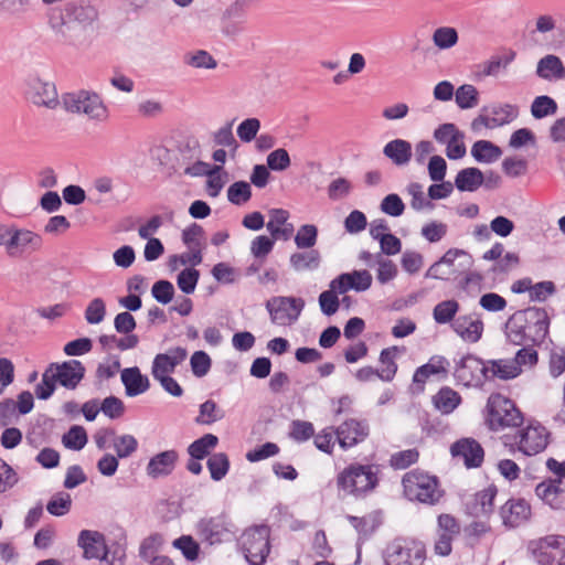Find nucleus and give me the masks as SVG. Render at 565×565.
I'll list each match as a JSON object with an SVG mask.
<instances>
[{"mask_svg": "<svg viewBox=\"0 0 565 565\" xmlns=\"http://www.w3.org/2000/svg\"><path fill=\"white\" fill-rule=\"evenodd\" d=\"M172 545L180 550L188 561H194L199 556L200 546L190 535H182L174 540Z\"/></svg>", "mask_w": 565, "mask_h": 565, "instance_id": "60", "label": "nucleus"}, {"mask_svg": "<svg viewBox=\"0 0 565 565\" xmlns=\"http://www.w3.org/2000/svg\"><path fill=\"white\" fill-rule=\"evenodd\" d=\"M224 417L223 411H221L216 403L212 399L205 401L200 405L199 416L195 418V423L201 425H211Z\"/></svg>", "mask_w": 565, "mask_h": 565, "instance_id": "47", "label": "nucleus"}, {"mask_svg": "<svg viewBox=\"0 0 565 565\" xmlns=\"http://www.w3.org/2000/svg\"><path fill=\"white\" fill-rule=\"evenodd\" d=\"M550 318L545 309L529 307L514 312L505 322L507 339L515 345H540L548 334Z\"/></svg>", "mask_w": 565, "mask_h": 565, "instance_id": "1", "label": "nucleus"}, {"mask_svg": "<svg viewBox=\"0 0 565 565\" xmlns=\"http://www.w3.org/2000/svg\"><path fill=\"white\" fill-rule=\"evenodd\" d=\"M458 32L451 26L437 28L433 33V42L439 50H448L458 42Z\"/></svg>", "mask_w": 565, "mask_h": 565, "instance_id": "50", "label": "nucleus"}, {"mask_svg": "<svg viewBox=\"0 0 565 565\" xmlns=\"http://www.w3.org/2000/svg\"><path fill=\"white\" fill-rule=\"evenodd\" d=\"M399 348L394 345L383 349L380 353V363L382 367L379 369V379L384 382H391L397 372V364L395 362Z\"/></svg>", "mask_w": 565, "mask_h": 565, "instance_id": "34", "label": "nucleus"}, {"mask_svg": "<svg viewBox=\"0 0 565 565\" xmlns=\"http://www.w3.org/2000/svg\"><path fill=\"white\" fill-rule=\"evenodd\" d=\"M456 104L461 109H470L479 104V93L473 85L465 84L455 93Z\"/></svg>", "mask_w": 565, "mask_h": 565, "instance_id": "42", "label": "nucleus"}, {"mask_svg": "<svg viewBox=\"0 0 565 565\" xmlns=\"http://www.w3.org/2000/svg\"><path fill=\"white\" fill-rule=\"evenodd\" d=\"M233 122L230 121L220 127L213 134V141L217 146L222 147H228L236 150L237 148V141L233 135Z\"/></svg>", "mask_w": 565, "mask_h": 565, "instance_id": "61", "label": "nucleus"}, {"mask_svg": "<svg viewBox=\"0 0 565 565\" xmlns=\"http://www.w3.org/2000/svg\"><path fill=\"white\" fill-rule=\"evenodd\" d=\"M62 444L65 448L72 450H82L87 444V434L82 426H72L62 437Z\"/></svg>", "mask_w": 565, "mask_h": 565, "instance_id": "45", "label": "nucleus"}, {"mask_svg": "<svg viewBox=\"0 0 565 565\" xmlns=\"http://www.w3.org/2000/svg\"><path fill=\"white\" fill-rule=\"evenodd\" d=\"M459 311V303L454 299L440 301L434 307L433 318L438 324L452 323Z\"/></svg>", "mask_w": 565, "mask_h": 565, "instance_id": "40", "label": "nucleus"}, {"mask_svg": "<svg viewBox=\"0 0 565 565\" xmlns=\"http://www.w3.org/2000/svg\"><path fill=\"white\" fill-rule=\"evenodd\" d=\"M113 447L118 458H128L137 450L138 441L132 435L125 434L113 439Z\"/></svg>", "mask_w": 565, "mask_h": 565, "instance_id": "52", "label": "nucleus"}, {"mask_svg": "<svg viewBox=\"0 0 565 565\" xmlns=\"http://www.w3.org/2000/svg\"><path fill=\"white\" fill-rule=\"evenodd\" d=\"M211 358L204 351H195L190 359L192 373L196 377H202L206 375L211 369Z\"/></svg>", "mask_w": 565, "mask_h": 565, "instance_id": "62", "label": "nucleus"}, {"mask_svg": "<svg viewBox=\"0 0 565 565\" xmlns=\"http://www.w3.org/2000/svg\"><path fill=\"white\" fill-rule=\"evenodd\" d=\"M486 411V423L493 431L523 424V415L515 403L500 393L489 396Z\"/></svg>", "mask_w": 565, "mask_h": 565, "instance_id": "6", "label": "nucleus"}, {"mask_svg": "<svg viewBox=\"0 0 565 565\" xmlns=\"http://www.w3.org/2000/svg\"><path fill=\"white\" fill-rule=\"evenodd\" d=\"M71 507V495L66 492H60L47 502L46 510L54 516H62L70 512Z\"/></svg>", "mask_w": 565, "mask_h": 565, "instance_id": "54", "label": "nucleus"}, {"mask_svg": "<svg viewBox=\"0 0 565 565\" xmlns=\"http://www.w3.org/2000/svg\"><path fill=\"white\" fill-rule=\"evenodd\" d=\"M454 376L463 386L478 387L487 380V365L476 355L467 354L456 362Z\"/></svg>", "mask_w": 565, "mask_h": 565, "instance_id": "16", "label": "nucleus"}, {"mask_svg": "<svg viewBox=\"0 0 565 565\" xmlns=\"http://www.w3.org/2000/svg\"><path fill=\"white\" fill-rule=\"evenodd\" d=\"M260 129V120L252 117L244 119L236 129L237 137L242 142L248 143L256 139L257 134Z\"/></svg>", "mask_w": 565, "mask_h": 565, "instance_id": "56", "label": "nucleus"}, {"mask_svg": "<svg viewBox=\"0 0 565 565\" xmlns=\"http://www.w3.org/2000/svg\"><path fill=\"white\" fill-rule=\"evenodd\" d=\"M196 533L203 542L215 545L231 541L235 530L225 514H218L201 519L196 524Z\"/></svg>", "mask_w": 565, "mask_h": 565, "instance_id": "14", "label": "nucleus"}, {"mask_svg": "<svg viewBox=\"0 0 565 565\" xmlns=\"http://www.w3.org/2000/svg\"><path fill=\"white\" fill-rule=\"evenodd\" d=\"M381 211L390 216L398 217L405 211V204L395 193L387 194L381 202Z\"/></svg>", "mask_w": 565, "mask_h": 565, "instance_id": "63", "label": "nucleus"}, {"mask_svg": "<svg viewBox=\"0 0 565 565\" xmlns=\"http://www.w3.org/2000/svg\"><path fill=\"white\" fill-rule=\"evenodd\" d=\"M451 329L465 342L476 343L482 337L483 322L475 313L463 315V316L457 317L452 321Z\"/></svg>", "mask_w": 565, "mask_h": 565, "instance_id": "25", "label": "nucleus"}, {"mask_svg": "<svg viewBox=\"0 0 565 565\" xmlns=\"http://www.w3.org/2000/svg\"><path fill=\"white\" fill-rule=\"evenodd\" d=\"M375 263L377 265L376 279L380 284L384 285L396 278L398 269L393 260L385 258L382 254H376Z\"/></svg>", "mask_w": 565, "mask_h": 565, "instance_id": "49", "label": "nucleus"}, {"mask_svg": "<svg viewBox=\"0 0 565 565\" xmlns=\"http://www.w3.org/2000/svg\"><path fill=\"white\" fill-rule=\"evenodd\" d=\"M484 182V174L478 168H465L457 173L455 186L461 192H475Z\"/></svg>", "mask_w": 565, "mask_h": 565, "instance_id": "31", "label": "nucleus"}, {"mask_svg": "<svg viewBox=\"0 0 565 565\" xmlns=\"http://www.w3.org/2000/svg\"><path fill=\"white\" fill-rule=\"evenodd\" d=\"M535 74L547 82L564 79L565 66L557 55L547 54L539 60Z\"/></svg>", "mask_w": 565, "mask_h": 565, "instance_id": "29", "label": "nucleus"}, {"mask_svg": "<svg viewBox=\"0 0 565 565\" xmlns=\"http://www.w3.org/2000/svg\"><path fill=\"white\" fill-rule=\"evenodd\" d=\"M434 406L444 415L452 413L461 403L460 395L450 387H443L433 396Z\"/></svg>", "mask_w": 565, "mask_h": 565, "instance_id": "32", "label": "nucleus"}, {"mask_svg": "<svg viewBox=\"0 0 565 565\" xmlns=\"http://www.w3.org/2000/svg\"><path fill=\"white\" fill-rule=\"evenodd\" d=\"M98 10L89 0H74L64 4L60 17H51L49 24L58 41L77 45L76 25L82 30L98 20Z\"/></svg>", "mask_w": 565, "mask_h": 565, "instance_id": "2", "label": "nucleus"}, {"mask_svg": "<svg viewBox=\"0 0 565 565\" xmlns=\"http://www.w3.org/2000/svg\"><path fill=\"white\" fill-rule=\"evenodd\" d=\"M121 382L126 395L135 397L146 393L150 387L149 379L141 373L138 366L127 367L121 371Z\"/></svg>", "mask_w": 565, "mask_h": 565, "instance_id": "28", "label": "nucleus"}, {"mask_svg": "<svg viewBox=\"0 0 565 565\" xmlns=\"http://www.w3.org/2000/svg\"><path fill=\"white\" fill-rule=\"evenodd\" d=\"M529 551L539 565H565V536L547 535L529 543Z\"/></svg>", "mask_w": 565, "mask_h": 565, "instance_id": "11", "label": "nucleus"}, {"mask_svg": "<svg viewBox=\"0 0 565 565\" xmlns=\"http://www.w3.org/2000/svg\"><path fill=\"white\" fill-rule=\"evenodd\" d=\"M313 437H315V440H313L315 446L319 450H321L328 455L332 454L334 445H335V443H338L334 427H332V426L326 427L322 430H320L317 435H315Z\"/></svg>", "mask_w": 565, "mask_h": 565, "instance_id": "55", "label": "nucleus"}, {"mask_svg": "<svg viewBox=\"0 0 565 565\" xmlns=\"http://www.w3.org/2000/svg\"><path fill=\"white\" fill-rule=\"evenodd\" d=\"M502 154L501 149L488 140L476 141L471 148V156L478 162L492 163Z\"/></svg>", "mask_w": 565, "mask_h": 565, "instance_id": "36", "label": "nucleus"}, {"mask_svg": "<svg viewBox=\"0 0 565 565\" xmlns=\"http://www.w3.org/2000/svg\"><path fill=\"white\" fill-rule=\"evenodd\" d=\"M460 533V525L450 514L438 516L437 540L435 553L440 556H448L452 551V540Z\"/></svg>", "mask_w": 565, "mask_h": 565, "instance_id": "19", "label": "nucleus"}, {"mask_svg": "<svg viewBox=\"0 0 565 565\" xmlns=\"http://www.w3.org/2000/svg\"><path fill=\"white\" fill-rule=\"evenodd\" d=\"M44 239L41 234L26 227L14 225L6 255L13 259L26 258L41 252Z\"/></svg>", "mask_w": 565, "mask_h": 565, "instance_id": "12", "label": "nucleus"}, {"mask_svg": "<svg viewBox=\"0 0 565 565\" xmlns=\"http://www.w3.org/2000/svg\"><path fill=\"white\" fill-rule=\"evenodd\" d=\"M377 484V469L372 465L351 463L337 476V488L344 495L362 498Z\"/></svg>", "mask_w": 565, "mask_h": 565, "instance_id": "4", "label": "nucleus"}, {"mask_svg": "<svg viewBox=\"0 0 565 565\" xmlns=\"http://www.w3.org/2000/svg\"><path fill=\"white\" fill-rule=\"evenodd\" d=\"M471 264L470 255L459 248L448 249L425 273L426 278L447 280L457 277Z\"/></svg>", "mask_w": 565, "mask_h": 565, "instance_id": "10", "label": "nucleus"}, {"mask_svg": "<svg viewBox=\"0 0 565 565\" xmlns=\"http://www.w3.org/2000/svg\"><path fill=\"white\" fill-rule=\"evenodd\" d=\"M383 154L395 166H407L413 156L412 143L405 139H393L383 148Z\"/></svg>", "mask_w": 565, "mask_h": 565, "instance_id": "30", "label": "nucleus"}, {"mask_svg": "<svg viewBox=\"0 0 565 565\" xmlns=\"http://www.w3.org/2000/svg\"><path fill=\"white\" fill-rule=\"evenodd\" d=\"M519 115V109L512 104H493L483 107L481 114L471 122V128L477 131L481 127L493 129L513 121Z\"/></svg>", "mask_w": 565, "mask_h": 565, "instance_id": "15", "label": "nucleus"}, {"mask_svg": "<svg viewBox=\"0 0 565 565\" xmlns=\"http://www.w3.org/2000/svg\"><path fill=\"white\" fill-rule=\"evenodd\" d=\"M178 457V452L172 449L157 454L146 467L147 475L153 479L169 476L174 470Z\"/></svg>", "mask_w": 565, "mask_h": 565, "instance_id": "26", "label": "nucleus"}, {"mask_svg": "<svg viewBox=\"0 0 565 565\" xmlns=\"http://www.w3.org/2000/svg\"><path fill=\"white\" fill-rule=\"evenodd\" d=\"M315 436L312 423L296 419L290 424L289 437L297 443H305Z\"/></svg>", "mask_w": 565, "mask_h": 565, "instance_id": "53", "label": "nucleus"}, {"mask_svg": "<svg viewBox=\"0 0 565 565\" xmlns=\"http://www.w3.org/2000/svg\"><path fill=\"white\" fill-rule=\"evenodd\" d=\"M516 53L513 50L507 51L502 55H493L482 65L484 76H498L501 70H505L515 58Z\"/></svg>", "mask_w": 565, "mask_h": 565, "instance_id": "38", "label": "nucleus"}, {"mask_svg": "<svg viewBox=\"0 0 565 565\" xmlns=\"http://www.w3.org/2000/svg\"><path fill=\"white\" fill-rule=\"evenodd\" d=\"M557 111L556 102L546 95L537 96L531 105V114L535 119L554 115Z\"/></svg>", "mask_w": 565, "mask_h": 565, "instance_id": "46", "label": "nucleus"}, {"mask_svg": "<svg viewBox=\"0 0 565 565\" xmlns=\"http://www.w3.org/2000/svg\"><path fill=\"white\" fill-rule=\"evenodd\" d=\"M500 515L504 525L515 527L527 520L530 507L524 500H509L501 507Z\"/></svg>", "mask_w": 565, "mask_h": 565, "instance_id": "27", "label": "nucleus"}, {"mask_svg": "<svg viewBox=\"0 0 565 565\" xmlns=\"http://www.w3.org/2000/svg\"><path fill=\"white\" fill-rule=\"evenodd\" d=\"M49 369L55 381L68 390L76 388L85 375V367L78 360H70L61 364L51 363Z\"/></svg>", "mask_w": 565, "mask_h": 565, "instance_id": "21", "label": "nucleus"}, {"mask_svg": "<svg viewBox=\"0 0 565 565\" xmlns=\"http://www.w3.org/2000/svg\"><path fill=\"white\" fill-rule=\"evenodd\" d=\"M317 239L318 228L313 224L301 225L295 235V244L299 249H312Z\"/></svg>", "mask_w": 565, "mask_h": 565, "instance_id": "48", "label": "nucleus"}, {"mask_svg": "<svg viewBox=\"0 0 565 565\" xmlns=\"http://www.w3.org/2000/svg\"><path fill=\"white\" fill-rule=\"evenodd\" d=\"M497 495L495 487H488L482 491L476 493L475 497V510L477 515H489L492 513L494 508V498Z\"/></svg>", "mask_w": 565, "mask_h": 565, "instance_id": "43", "label": "nucleus"}, {"mask_svg": "<svg viewBox=\"0 0 565 565\" xmlns=\"http://www.w3.org/2000/svg\"><path fill=\"white\" fill-rule=\"evenodd\" d=\"M451 456L462 460L467 468L480 467L483 462L484 451L481 445L472 438H462L450 447Z\"/></svg>", "mask_w": 565, "mask_h": 565, "instance_id": "23", "label": "nucleus"}, {"mask_svg": "<svg viewBox=\"0 0 565 565\" xmlns=\"http://www.w3.org/2000/svg\"><path fill=\"white\" fill-rule=\"evenodd\" d=\"M183 63L199 70H214L217 66L216 60L205 50L186 52L183 55Z\"/></svg>", "mask_w": 565, "mask_h": 565, "instance_id": "37", "label": "nucleus"}, {"mask_svg": "<svg viewBox=\"0 0 565 565\" xmlns=\"http://www.w3.org/2000/svg\"><path fill=\"white\" fill-rule=\"evenodd\" d=\"M206 467L210 471L211 479L214 481H221L230 470V460L227 455L224 452L213 454L207 459Z\"/></svg>", "mask_w": 565, "mask_h": 565, "instance_id": "41", "label": "nucleus"}, {"mask_svg": "<svg viewBox=\"0 0 565 565\" xmlns=\"http://www.w3.org/2000/svg\"><path fill=\"white\" fill-rule=\"evenodd\" d=\"M551 434L539 422H529L519 426L513 435L504 436V445L512 451H519L524 456H536L543 452L550 444Z\"/></svg>", "mask_w": 565, "mask_h": 565, "instance_id": "5", "label": "nucleus"}, {"mask_svg": "<svg viewBox=\"0 0 565 565\" xmlns=\"http://www.w3.org/2000/svg\"><path fill=\"white\" fill-rule=\"evenodd\" d=\"M252 198V186L246 181H236L227 189V200L234 205H244Z\"/></svg>", "mask_w": 565, "mask_h": 565, "instance_id": "44", "label": "nucleus"}, {"mask_svg": "<svg viewBox=\"0 0 565 565\" xmlns=\"http://www.w3.org/2000/svg\"><path fill=\"white\" fill-rule=\"evenodd\" d=\"M270 530L267 525H255L244 531L239 544L250 565H263L270 552Z\"/></svg>", "mask_w": 565, "mask_h": 565, "instance_id": "8", "label": "nucleus"}, {"mask_svg": "<svg viewBox=\"0 0 565 565\" xmlns=\"http://www.w3.org/2000/svg\"><path fill=\"white\" fill-rule=\"evenodd\" d=\"M85 320L89 324L100 323L106 316V303L102 298H94L87 305L85 312Z\"/></svg>", "mask_w": 565, "mask_h": 565, "instance_id": "58", "label": "nucleus"}, {"mask_svg": "<svg viewBox=\"0 0 565 565\" xmlns=\"http://www.w3.org/2000/svg\"><path fill=\"white\" fill-rule=\"evenodd\" d=\"M320 260V253L317 249L294 253L289 258L290 265L296 271L317 269Z\"/></svg>", "mask_w": 565, "mask_h": 565, "instance_id": "35", "label": "nucleus"}, {"mask_svg": "<svg viewBox=\"0 0 565 565\" xmlns=\"http://www.w3.org/2000/svg\"><path fill=\"white\" fill-rule=\"evenodd\" d=\"M152 297L160 303H169L174 296V287L169 280H158L151 288Z\"/></svg>", "mask_w": 565, "mask_h": 565, "instance_id": "64", "label": "nucleus"}, {"mask_svg": "<svg viewBox=\"0 0 565 565\" xmlns=\"http://www.w3.org/2000/svg\"><path fill=\"white\" fill-rule=\"evenodd\" d=\"M347 519L363 537L370 536L379 525L377 516L375 514H370L363 518L348 515Z\"/></svg>", "mask_w": 565, "mask_h": 565, "instance_id": "51", "label": "nucleus"}, {"mask_svg": "<svg viewBox=\"0 0 565 565\" xmlns=\"http://www.w3.org/2000/svg\"><path fill=\"white\" fill-rule=\"evenodd\" d=\"M370 435V425L365 419L349 418L335 427L339 446L348 450L363 443Z\"/></svg>", "mask_w": 565, "mask_h": 565, "instance_id": "17", "label": "nucleus"}, {"mask_svg": "<svg viewBox=\"0 0 565 565\" xmlns=\"http://www.w3.org/2000/svg\"><path fill=\"white\" fill-rule=\"evenodd\" d=\"M163 544V537L159 533L151 534L146 537L139 547V556L145 561H151L156 556L154 554L159 551Z\"/></svg>", "mask_w": 565, "mask_h": 565, "instance_id": "59", "label": "nucleus"}, {"mask_svg": "<svg viewBox=\"0 0 565 565\" xmlns=\"http://www.w3.org/2000/svg\"><path fill=\"white\" fill-rule=\"evenodd\" d=\"M425 559V546L415 540L397 539L385 551L386 565H424Z\"/></svg>", "mask_w": 565, "mask_h": 565, "instance_id": "9", "label": "nucleus"}, {"mask_svg": "<svg viewBox=\"0 0 565 565\" xmlns=\"http://www.w3.org/2000/svg\"><path fill=\"white\" fill-rule=\"evenodd\" d=\"M535 494L554 510H565V476L563 479H546L535 487Z\"/></svg>", "mask_w": 565, "mask_h": 565, "instance_id": "22", "label": "nucleus"}, {"mask_svg": "<svg viewBox=\"0 0 565 565\" xmlns=\"http://www.w3.org/2000/svg\"><path fill=\"white\" fill-rule=\"evenodd\" d=\"M303 308V299L296 297L276 296L266 302L270 321L282 327L294 324L299 319Z\"/></svg>", "mask_w": 565, "mask_h": 565, "instance_id": "13", "label": "nucleus"}, {"mask_svg": "<svg viewBox=\"0 0 565 565\" xmlns=\"http://www.w3.org/2000/svg\"><path fill=\"white\" fill-rule=\"evenodd\" d=\"M402 482L404 494L411 501L433 505L437 503L443 495L438 479L424 471H409L404 476Z\"/></svg>", "mask_w": 565, "mask_h": 565, "instance_id": "7", "label": "nucleus"}, {"mask_svg": "<svg viewBox=\"0 0 565 565\" xmlns=\"http://www.w3.org/2000/svg\"><path fill=\"white\" fill-rule=\"evenodd\" d=\"M186 356L188 351L182 347L170 348L167 352L157 354L151 365L152 377L159 379L160 376L171 375L177 366L186 360Z\"/></svg>", "mask_w": 565, "mask_h": 565, "instance_id": "20", "label": "nucleus"}, {"mask_svg": "<svg viewBox=\"0 0 565 565\" xmlns=\"http://www.w3.org/2000/svg\"><path fill=\"white\" fill-rule=\"evenodd\" d=\"M63 108L71 114L85 116L94 122H106L110 118V109L97 92L79 89L62 96Z\"/></svg>", "mask_w": 565, "mask_h": 565, "instance_id": "3", "label": "nucleus"}, {"mask_svg": "<svg viewBox=\"0 0 565 565\" xmlns=\"http://www.w3.org/2000/svg\"><path fill=\"white\" fill-rule=\"evenodd\" d=\"M28 98L36 106L55 108L58 104V95L52 82L43 81L38 76H30L26 81Z\"/></svg>", "mask_w": 565, "mask_h": 565, "instance_id": "18", "label": "nucleus"}, {"mask_svg": "<svg viewBox=\"0 0 565 565\" xmlns=\"http://www.w3.org/2000/svg\"><path fill=\"white\" fill-rule=\"evenodd\" d=\"M489 363L490 365L487 366V380L494 377L510 380L521 374V369L511 359L490 361Z\"/></svg>", "mask_w": 565, "mask_h": 565, "instance_id": "33", "label": "nucleus"}, {"mask_svg": "<svg viewBox=\"0 0 565 565\" xmlns=\"http://www.w3.org/2000/svg\"><path fill=\"white\" fill-rule=\"evenodd\" d=\"M217 443L218 438L215 435L205 434L190 444L188 452L193 459L201 460L210 455L211 450L217 446Z\"/></svg>", "mask_w": 565, "mask_h": 565, "instance_id": "39", "label": "nucleus"}, {"mask_svg": "<svg viewBox=\"0 0 565 565\" xmlns=\"http://www.w3.org/2000/svg\"><path fill=\"white\" fill-rule=\"evenodd\" d=\"M200 278V273L195 268H185L181 270L177 277V285L186 295L193 294L198 281Z\"/></svg>", "mask_w": 565, "mask_h": 565, "instance_id": "57", "label": "nucleus"}, {"mask_svg": "<svg viewBox=\"0 0 565 565\" xmlns=\"http://www.w3.org/2000/svg\"><path fill=\"white\" fill-rule=\"evenodd\" d=\"M77 545L83 550L86 559H104L108 554L105 535L98 531L82 530Z\"/></svg>", "mask_w": 565, "mask_h": 565, "instance_id": "24", "label": "nucleus"}]
</instances>
